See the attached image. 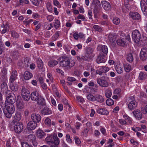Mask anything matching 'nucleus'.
<instances>
[{
	"label": "nucleus",
	"mask_w": 147,
	"mask_h": 147,
	"mask_svg": "<svg viewBox=\"0 0 147 147\" xmlns=\"http://www.w3.org/2000/svg\"><path fill=\"white\" fill-rule=\"evenodd\" d=\"M47 18L49 22H51L54 19V17L52 15H48L47 16Z\"/></svg>",
	"instance_id": "obj_63"
},
{
	"label": "nucleus",
	"mask_w": 147,
	"mask_h": 147,
	"mask_svg": "<svg viewBox=\"0 0 147 147\" xmlns=\"http://www.w3.org/2000/svg\"><path fill=\"white\" fill-rule=\"evenodd\" d=\"M76 99L77 100L81 103H83L85 102L84 99L81 96H77Z\"/></svg>",
	"instance_id": "obj_58"
},
{
	"label": "nucleus",
	"mask_w": 147,
	"mask_h": 147,
	"mask_svg": "<svg viewBox=\"0 0 147 147\" xmlns=\"http://www.w3.org/2000/svg\"><path fill=\"white\" fill-rule=\"evenodd\" d=\"M58 64V61L55 60H50L48 63V65L50 67H53Z\"/></svg>",
	"instance_id": "obj_35"
},
{
	"label": "nucleus",
	"mask_w": 147,
	"mask_h": 147,
	"mask_svg": "<svg viewBox=\"0 0 147 147\" xmlns=\"http://www.w3.org/2000/svg\"><path fill=\"white\" fill-rule=\"evenodd\" d=\"M126 36L123 34L122 36L117 40V44L120 46H125L126 44Z\"/></svg>",
	"instance_id": "obj_9"
},
{
	"label": "nucleus",
	"mask_w": 147,
	"mask_h": 147,
	"mask_svg": "<svg viewBox=\"0 0 147 147\" xmlns=\"http://www.w3.org/2000/svg\"><path fill=\"white\" fill-rule=\"evenodd\" d=\"M36 123L32 121L29 122L27 124V128L30 130L34 129L36 127Z\"/></svg>",
	"instance_id": "obj_19"
},
{
	"label": "nucleus",
	"mask_w": 147,
	"mask_h": 147,
	"mask_svg": "<svg viewBox=\"0 0 147 147\" xmlns=\"http://www.w3.org/2000/svg\"><path fill=\"white\" fill-rule=\"evenodd\" d=\"M19 98H20V97H17V100L16 102V103L18 109L21 110L23 109L24 108V105L23 102V101L22 99L19 100Z\"/></svg>",
	"instance_id": "obj_17"
},
{
	"label": "nucleus",
	"mask_w": 147,
	"mask_h": 147,
	"mask_svg": "<svg viewBox=\"0 0 147 147\" xmlns=\"http://www.w3.org/2000/svg\"><path fill=\"white\" fill-rule=\"evenodd\" d=\"M95 101H96L100 103L103 102L104 101L103 97L101 95L97 94L95 96Z\"/></svg>",
	"instance_id": "obj_32"
},
{
	"label": "nucleus",
	"mask_w": 147,
	"mask_h": 147,
	"mask_svg": "<svg viewBox=\"0 0 147 147\" xmlns=\"http://www.w3.org/2000/svg\"><path fill=\"white\" fill-rule=\"evenodd\" d=\"M61 33V32L60 31H57L55 32L53 36L55 40H56L58 38Z\"/></svg>",
	"instance_id": "obj_59"
},
{
	"label": "nucleus",
	"mask_w": 147,
	"mask_h": 147,
	"mask_svg": "<svg viewBox=\"0 0 147 147\" xmlns=\"http://www.w3.org/2000/svg\"><path fill=\"white\" fill-rule=\"evenodd\" d=\"M93 28L99 32H101L102 31V28L98 25H95L94 26Z\"/></svg>",
	"instance_id": "obj_50"
},
{
	"label": "nucleus",
	"mask_w": 147,
	"mask_h": 147,
	"mask_svg": "<svg viewBox=\"0 0 147 147\" xmlns=\"http://www.w3.org/2000/svg\"><path fill=\"white\" fill-rule=\"evenodd\" d=\"M21 117L22 115L20 112H16L13 121V122H15L20 121L21 119Z\"/></svg>",
	"instance_id": "obj_26"
},
{
	"label": "nucleus",
	"mask_w": 147,
	"mask_h": 147,
	"mask_svg": "<svg viewBox=\"0 0 147 147\" xmlns=\"http://www.w3.org/2000/svg\"><path fill=\"white\" fill-rule=\"evenodd\" d=\"M143 39H142L141 40L142 41L145 45H147V37L146 36H143Z\"/></svg>",
	"instance_id": "obj_64"
},
{
	"label": "nucleus",
	"mask_w": 147,
	"mask_h": 147,
	"mask_svg": "<svg viewBox=\"0 0 147 147\" xmlns=\"http://www.w3.org/2000/svg\"><path fill=\"white\" fill-rule=\"evenodd\" d=\"M30 92L24 86L22 87L21 90L22 95L26 94V93H29Z\"/></svg>",
	"instance_id": "obj_49"
},
{
	"label": "nucleus",
	"mask_w": 147,
	"mask_h": 147,
	"mask_svg": "<svg viewBox=\"0 0 147 147\" xmlns=\"http://www.w3.org/2000/svg\"><path fill=\"white\" fill-rule=\"evenodd\" d=\"M53 4L56 6H57L58 7L60 8L61 7V5L59 2L57 0H53Z\"/></svg>",
	"instance_id": "obj_60"
},
{
	"label": "nucleus",
	"mask_w": 147,
	"mask_h": 147,
	"mask_svg": "<svg viewBox=\"0 0 147 147\" xmlns=\"http://www.w3.org/2000/svg\"><path fill=\"white\" fill-rule=\"evenodd\" d=\"M103 8L106 11H109L111 9L110 3L106 1H102L101 2Z\"/></svg>",
	"instance_id": "obj_14"
},
{
	"label": "nucleus",
	"mask_w": 147,
	"mask_h": 147,
	"mask_svg": "<svg viewBox=\"0 0 147 147\" xmlns=\"http://www.w3.org/2000/svg\"><path fill=\"white\" fill-rule=\"evenodd\" d=\"M115 69L117 73L121 74L123 72V66L120 64H117L115 66Z\"/></svg>",
	"instance_id": "obj_28"
},
{
	"label": "nucleus",
	"mask_w": 147,
	"mask_h": 147,
	"mask_svg": "<svg viewBox=\"0 0 147 147\" xmlns=\"http://www.w3.org/2000/svg\"><path fill=\"white\" fill-rule=\"evenodd\" d=\"M140 59L145 61L147 58V48L145 47H143L141 51L140 54Z\"/></svg>",
	"instance_id": "obj_6"
},
{
	"label": "nucleus",
	"mask_w": 147,
	"mask_h": 147,
	"mask_svg": "<svg viewBox=\"0 0 147 147\" xmlns=\"http://www.w3.org/2000/svg\"><path fill=\"white\" fill-rule=\"evenodd\" d=\"M147 77V75L145 73L140 72L139 74V79L141 80H144Z\"/></svg>",
	"instance_id": "obj_39"
},
{
	"label": "nucleus",
	"mask_w": 147,
	"mask_h": 147,
	"mask_svg": "<svg viewBox=\"0 0 147 147\" xmlns=\"http://www.w3.org/2000/svg\"><path fill=\"white\" fill-rule=\"evenodd\" d=\"M19 2L20 5H22V4H28L29 3V1L27 0H20Z\"/></svg>",
	"instance_id": "obj_62"
},
{
	"label": "nucleus",
	"mask_w": 147,
	"mask_h": 147,
	"mask_svg": "<svg viewBox=\"0 0 147 147\" xmlns=\"http://www.w3.org/2000/svg\"><path fill=\"white\" fill-rule=\"evenodd\" d=\"M97 49L98 51H100L105 54L107 55L108 52L107 47L106 45H98Z\"/></svg>",
	"instance_id": "obj_12"
},
{
	"label": "nucleus",
	"mask_w": 147,
	"mask_h": 147,
	"mask_svg": "<svg viewBox=\"0 0 147 147\" xmlns=\"http://www.w3.org/2000/svg\"><path fill=\"white\" fill-rule=\"evenodd\" d=\"M46 134L41 129H38L36 132V136L40 139L44 138L45 137Z\"/></svg>",
	"instance_id": "obj_22"
},
{
	"label": "nucleus",
	"mask_w": 147,
	"mask_h": 147,
	"mask_svg": "<svg viewBox=\"0 0 147 147\" xmlns=\"http://www.w3.org/2000/svg\"><path fill=\"white\" fill-rule=\"evenodd\" d=\"M41 112L42 114L44 115H49L52 113L51 110L47 107H45L42 109Z\"/></svg>",
	"instance_id": "obj_33"
},
{
	"label": "nucleus",
	"mask_w": 147,
	"mask_h": 147,
	"mask_svg": "<svg viewBox=\"0 0 147 147\" xmlns=\"http://www.w3.org/2000/svg\"><path fill=\"white\" fill-rule=\"evenodd\" d=\"M89 89L90 90V91L89 92L91 94H94L97 92V89L93 87L89 88Z\"/></svg>",
	"instance_id": "obj_54"
},
{
	"label": "nucleus",
	"mask_w": 147,
	"mask_h": 147,
	"mask_svg": "<svg viewBox=\"0 0 147 147\" xmlns=\"http://www.w3.org/2000/svg\"><path fill=\"white\" fill-rule=\"evenodd\" d=\"M31 117L32 121L36 123L39 122L41 119V116L35 113H33L32 114Z\"/></svg>",
	"instance_id": "obj_16"
},
{
	"label": "nucleus",
	"mask_w": 147,
	"mask_h": 147,
	"mask_svg": "<svg viewBox=\"0 0 147 147\" xmlns=\"http://www.w3.org/2000/svg\"><path fill=\"white\" fill-rule=\"evenodd\" d=\"M46 5L48 11L50 12H52L53 11V9L51 3L49 2H47L46 3Z\"/></svg>",
	"instance_id": "obj_46"
},
{
	"label": "nucleus",
	"mask_w": 147,
	"mask_h": 147,
	"mask_svg": "<svg viewBox=\"0 0 147 147\" xmlns=\"http://www.w3.org/2000/svg\"><path fill=\"white\" fill-rule=\"evenodd\" d=\"M97 112L99 114L104 115H107L109 113L107 109L105 108L98 109L97 111Z\"/></svg>",
	"instance_id": "obj_30"
},
{
	"label": "nucleus",
	"mask_w": 147,
	"mask_h": 147,
	"mask_svg": "<svg viewBox=\"0 0 147 147\" xmlns=\"http://www.w3.org/2000/svg\"><path fill=\"white\" fill-rule=\"evenodd\" d=\"M106 103L108 106L112 105L114 104V101L111 98H109L106 100Z\"/></svg>",
	"instance_id": "obj_48"
},
{
	"label": "nucleus",
	"mask_w": 147,
	"mask_h": 147,
	"mask_svg": "<svg viewBox=\"0 0 147 147\" xmlns=\"http://www.w3.org/2000/svg\"><path fill=\"white\" fill-rule=\"evenodd\" d=\"M65 138L66 140L69 143H71L72 142V140L70 138L69 135V134H66Z\"/></svg>",
	"instance_id": "obj_55"
},
{
	"label": "nucleus",
	"mask_w": 147,
	"mask_h": 147,
	"mask_svg": "<svg viewBox=\"0 0 147 147\" xmlns=\"http://www.w3.org/2000/svg\"><path fill=\"white\" fill-rule=\"evenodd\" d=\"M14 128L16 133H20L23 131V125L21 123H17L15 125Z\"/></svg>",
	"instance_id": "obj_8"
},
{
	"label": "nucleus",
	"mask_w": 147,
	"mask_h": 147,
	"mask_svg": "<svg viewBox=\"0 0 147 147\" xmlns=\"http://www.w3.org/2000/svg\"><path fill=\"white\" fill-rule=\"evenodd\" d=\"M92 6L95 10H97L101 6L100 1L99 0H93Z\"/></svg>",
	"instance_id": "obj_25"
},
{
	"label": "nucleus",
	"mask_w": 147,
	"mask_h": 147,
	"mask_svg": "<svg viewBox=\"0 0 147 147\" xmlns=\"http://www.w3.org/2000/svg\"><path fill=\"white\" fill-rule=\"evenodd\" d=\"M3 110L5 116L8 118H10L11 117L12 114L14 112L15 109L13 105L6 104L5 108H4Z\"/></svg>",
	"instance_id": "obj_2"
},
{
	"label": "nucleus",
	"mask_w": 147,
	"mask_h": 147,
	"mask_svg": "<svg viewBox=\"0 0 147 147\" xmlns=\"http://www.w3.org/2000/svg\"><path fill=\"white\" fill-rule=\"evenodd\" d=\"M126 58L127 61L130 62H132L134 60L133 57L131 53L128 54L127 55Z\"/></svg>",
	"instance_id": "obj_45"
},
{
	"label": "nucleus",
	"mask_w": 147,
	"mask_h": 147,
	"mask_svg": "<svg viewBox=\"0 0 147 147\" xmlns=\"http://www.w3.org/2000/svg\"><path fill=\"white\" fill-rule=\"evenodd\" d=\"M22 147H33L31 145H29L26 142H22L21 143Z\"/></svg>",
	"instance_id": "obj_52"
},
{
	"label": "nucleus",
	"mask_w": 147,
	"mask_h": 147,
	"mask_svg": "<svg viewBox=\"0 0 147 147\" xmlns=\"http://www.w3.org/2000/svg\"><path fill=\"white\" fill-rule=\"evenodd\" d=\"M116 38V35L114 34H110L108 36L109 40L111 43H114L115 42Z\"/></svg>",
	"instance_id": "obj_29"
},
{
	"label": "nucleus",
	"mask_w": 147,
	"mask_h": 147,
	"mask_svg": "<svg viewBox=\"0 0 147 147\" xmlns=\"http://www.w3.org/2000/svg\"><path fill=\"white\" fill-rule=\"evenodd\" d=\"M32 77V74L28 71H26L24 73V79L26 80H28L30 79Z\"/></svg>",
	"instance_id": "obj_27"
},
{
	"label": "nucleus",
	"mask_w": 147,
	"mask_h": 147,
	"mask_svg": "<svg viewBox=\"0 0 147 147\" xmlns=\"http://www.w3.org/2000/svg\"><path fill=\"white\" fill-rule=\"evenodd\" d=\"M59 139L57 137H55V140L54 141H52L51 143H49V144L52 147H57V145L59 144Z\"/></svg>",
	"instance_id": "obj_31"
},
{
	"label": "nucleus",
	"mask_w": 147,
	"mask_h": 147,
	"mask_svg": "<svg viewBox=\"0 0 147 147\" xmlns=\"http://www.w3.org/2000/svg\"><path fill=\"white\" fill-rule=\"evenodd\" d=\"M98 63H104L106 61L105 56L102 54H99L97 56L96 60Z\"/></svg>",
	"instance_id": "obj_7"
},
{
	"label": "nucleus",
	"mask_w": 147,
	"mask_h": 147,
	"mask_svg": "<svg viewBox=\"0 0 147 147\" xmlns=\"http://www.w3.org/2000/svg\"><path fill=\"white\" fill-rule=\"evenodd\" d=\"M52 135H51L45 138V140L47 142V144H49V143H51L53 141L55 140V137ZM56 137H57L56 136Z\"/></svg>",
	"instance_id": "obj_37"
},
{
	"label": "nucleus",
	"mask_w": 147,
	"mask_h": 147,
	"mask_svg": "<svg viewBox=\"0 0 147 147\" xmlns=\"http://www.w3.org/2000/svg\"><path fill=\"white\" fill-rule=\"evenodd\" d=\"M36 139V136L34 135L33 134L29 135L27 137L28 140L30 142H32L33 145L34 146H36L37 145Z\"/></svg>",
	"instance_id": "obj_13"
},
{
	"label": "nucleus",
	"mask_w": 147,
	"mask_h": 147,
	"mask_svg": "<svg viewBox=\"0 0 147 147\" xmlns=\"http://www.w3.org/2000/svg\"><path fill=\"white\" fill-rule=\"evenodd\" d=\"M36 101L38 104L43 105L45 102V100L42 97L40 96Z\"/></svg>",
	"instance_id": "obj_42"
},
{
	"label": "nucleus",
	"mask_w": 147,
	"mask_h": 147,
	"mask_svg": "<svg viewBox=\"0 0 147 147\" xmlns=\"http://www.w3.org/2000/svg\"><path fill=\"white\" fill-rule=\"evenodd\" d=\"M40 96L38 92L36 91L32 92L31 94V100L34 101H37Z\"/></svg>",
	"instance_id": "obj_24"
},
{
	"label": "nucleus",
	"mask_w": 147,
	"mask_h": 147,
	"mask_svg": "<svg viewBox=\"0 0 147 147\" xmlns=\"http://www.w3.org/2000/svg\"><path fill=\"white\" fill-rule=\"evenodd\" d=\"M23 66L25 67L28 66L29 61L26 59H24V62H23Z\"/></svg>",
	"instance_id": "obj_61"
},
{
	"label": "nucleus",
	"mask_w": 147,
	"mask_h": 147,
	"mask_svg": "<svg viewBox=\"0 0 147 147\" xmlns=\"http://www.w3.org/2000/svg\"><path fill=\"white\" fill-rule=\"evenodd\" d=\"M97 82L100 86L102 87H106L109 86V84L105 77H102L97 80Z\"/></svg>",
	"instance_id": "obj_5"
},
{
	"label": "nucleus",
	"mask_w": 147,
	"mask_h": 147,
	"mask_svg": "<svg viewBox=\"0 0 147 147\" xmlns=\"http://www.w3.org/2000/svg\"><path fill=\"white\" fill-rule=\"evenodd\" d=\"M113 22L116 25H118L120 22V20L118 18H114L113 20Z\"/></svg>",
	"instance_id": "obj_53"
},
{
	"label": "nucleus",
	"mask_w": 147,
	"mask_h": 147,
	"mask_svg": "<svg viewBox=\"0 0 147 147\" xmlns=\"http://www.w3.org/2000/svg\"><path fill=\"white\" fill-rule=\"evenodd\" d=\"M37 63L38 65V67L40 69L42 68L43 67V64L42 61L40 59H38L37 61Z\"/></svg>",
	"instance_id": "obj_44"
},
{
	"label": "nucleus",
	"mask_w": 147,
	"mask_h": 147,
	"mask_svg": "<svg viewBox=\"0 0 147 147\" xmlns=\"http://www.w3.org/2000/svg\"><path fill=\"white\" fill-rule=\"evenodd\" d=\"M94 49L92 48L89 47L86 49V53L84 57V59L86 61H89L94 57L92 53Z\"/></svg>",
	"instance_id": "obj_4"
},
{
	"label": "nucleus",
	"mask_w": 147,
	"mask_h": 147,
	"mask_svg": "<svg viewBox=\"0 0 147 147\" xmlns=\"http://www.w3.org/2000/svg\"><path fill=\"white\" fill-rule=\"evenodd\" d=\"M133 113L134 116L136 119L140 120L142 118V114L140 110H135L134 111Z\"/></svg>",
	"instance_id": "obj_20"
},
{
	"label": "nucleus",
	"mask_w": 147,
	"mask_h": 147,
	"mask_svg": "<svg viewBox=\"0 0 147 147\" xmlns=\"http://www.w3.org/2000/svg\"><path fill=\"white\" fill-rule=\"evenodd\" d=\"M123 118L125 119V121H126L127 124H131L132 123V119L127 115H123Z\"/></svg>",
	"instance_id": "obj_36"
},
{
	"label": "nucleus",
	"mask_w": 147,
	"mask_h": 147,
	"mask_svg": "<svg viewBox=\"0 0 147 147\" xmlns=\"http://www.w3.org/2000/svg\"><path fill=\"white\" fill-rule=\"evenodd\" d=\"M17 72L16 71H13L11 74L9 78L10 83H14V82L17 79Z\"/></svg>",
	"instance_id": "obj_18"
},
{
	"label": "nucleus",
	"mask_w": 147,
	"mask_h": 147,
	"mask_svg": "<svg viewBox=\"0 0 147 147\" xmlns=\"http://www.w3.org/2000/svg\"><path fill=\"white\" fill-rule=\"evenodd\" d=\"M60 21L58 19H55V20L54 26L55 28L58 29L60 26Z\"/></svg>",
	"instance_id": "obj_47"
},
{
	"label": "nucleus",
	"mask_w": 147,
	"mask_h": 147,
	"mask_svg": "<svg viewBox=\"0 0 147 147\" xmlns=\"http://www.w3.org/2000/svg\"><path fill=\"white\" fill-rule=\"evenodd\" d=\"M86 97L87 99L91 101L94 102L95 101V96H93L92 94H87Z\"/></svg>",
	"instance_id": "obj_38"
},
{
	"label": "nucleus",
	"mask_w": 147,
	"mask_h": 147,
	"mask_svg": "<svg viewBox=\"0 0 147 147\" xmlns=\"http://www.w3.org/2000/svg\"><path fill=\"white\" fill-rule=\"evenodd\" d=\"M33 5L36 6H38L39 5V2L38 0H30Z\"/></svg>",
	"instance_id": "obj_56"
},
{
	"label": "nucleus",
	"mask_w": 147,
	"mask_h": 147,
	"mask_svg": "<svg viewBox=\"0 0 147 147\" xmlns=\"http://www.w3.org/2000/svg\"><path fill=\"white\" fill-rule=\"evenodd\" d=\"M45 123L48 126H50L51 123V120L49 118H46L45 121Z\"/></svg>",
	"instance_id": "obj_57"
},
{
	"label": "nucleus",
	"mask_w": 147,
	"mask_h": 147,
	"mask_svg": "<svg viewBox=\"0 0 147 147\" xmlns=\"http://www.w3.org/2000/svg\"><path fill=\"white\" fill-rule=\"evenodd\" d=\"M105 95L106 96L109 98L111 97L112 95V92L111 89L109 88L107 89L105 91Z\"/></svg>",
	"instance_id": "obj_40"
},
{
	"label": "nucleus",
	"mask_w": 147,
	"mask_h": 147,
	"mask_svg": "<svg viewBox=\"0 0 147 147\" xmlns=\"http://www.w3.org/2000/svg\"><path fill=\"white\" fill-rule=\"evenodd\" d=\"M16 97L13 95L10 94L7 96L6 100L7 101V104L13 105V104L16 101Z\"/></svg>",
	"instance_id": "obj_10"
},
{
	"label": "nucleus",
	"mask_w": 147,
	"mask_h": 147,
	"mask_svg": "<svg viewBox=\"0 0 147 147\" xmlns=\"http://www.w3.org/2000/svg\"><path fill=\"white\" fill-rule=\"evenodd\" d=\"M1 90L3 93H6L8 90V86L7 84V81L5 80L1 85Z\"/></svg>",
	"instance_id": "obj_21"
},
{
	"label": "nucleus",
	"mask_w": 147,
	"mask_h": 147,
	"mask_svg": "<svg viewBox=\"0 0 147 147\" xmlns=\"http://www.w3.org/2000/svg\"><path fill=\"white\" fill-rule=\"evenodd\" d=\"M129 15L131 18L133 20H137L141 19V16L138 12H130Z\"/></svg>",
	"instance_id": "obj_15"
},
{
	"label": "nucleus",
	"mask_w": 147,
	"mask_h": 147,
	"mask_svg": "<svg viewBox=\"0 0 147 147\" xmlns=\"http://www.w3.org/2000/svg\"><path fill=\"white\" fill-rule=\"evenodd\" d=\"M9 87L13 91H16L18 90V86L15 82L10 83Z\"/></svg>",
	"instance_id": "obj_34"
},
{
	"label": "nucleus",
	"mask_w": 147,
	"mask_h": 147,
	"mask_svg": "<svg viewBox=\"0 0 147 147\" xmlns=\"http://www.w3.org/2000/svg\"><path fill=\"white\" fill-rule=\"evenodd\" d=\"M141 8L143 13L145 15H147V7L146 6H141Z\"/></svg>",
	"instance_id": "obj_51"
},
{
	"label": "nucleus",
	"mask_w": 147,
	"mask_h": 147,
	"mask_svg": "<svg viewBox=\"0 0 147 147\" xmlns=\"http://www.w3.org/2000/svg\"><path fill=\"white\" fill-rule=\"evenodd\" d=\"M132 38L136 43H138L141 40V36L140 32L137 30H134L132 32Z\"/></svg>",
	"instance_id": "obj_3"
},
{
	"label": "nucleus",
	"mask_w": 147,
	"mask_h": 147,
	"mask_svg": "<svg viewBox=\"0 0 147 147\" xmlns=\"http://www.w3.org/2000/svg\"><path fill=\"white\" fill-rule=\"evenodd\" d=\"M22 97L25 101H28L30 100V93H27L26 94L22 95Z\"/></svg>",
	"instance_id": "obj_41"
},
{
	"label": "nucleus",
	"mask_w": 147,
	"mask_h": 147,
	"mask_svg": "<svg viewBox=\"0 0 147 147\" xmlns=\"http://www.w3.org/2000/svg\"><path fill=\"white\" fill-rule=\"evenodd\" d=\"M137 105L136 101H131L128 104V108L130 110H133L136 108Z\"/></svg>",
	"instance_id": "obj_23"
},
{
	"label": "nucleus",
	"mask_w": 147,
	"mask_h": 147,
	"mask_svg": "<svg viewBox=\"0 0 147 147\" xmlns=\"http://www.w3.org/2000/svg\"><path fill=\"white\" fill-rule=\"evenodd\" d=\"M109 70V68L105 66H102L96 70L97 74L101 76L103 73H105Z\"/></svg>",
	"instance_id": "obj_11"
},
{
	"label": "nucleus",
	"mask_w": 147,
	"mask_h": 147,
	"mask_svg": "<svg viewBox=\"0 0 147 147\" xmlns=\"http://www.w3.org/2000/svg\"><path fill=\"white\" fill-rule=\"evenodd\" d=\"M59 63L61 66L64 68L65 71H68L74 65L75 62H71L69 57L63 56L60 59Z\"/></svg>",
	"instance_id": "obj_1"
},
{
	"label": "nucleus",
	"mask_w": 147,
	"mask_h": 147,
	"mask_svg": "<svg viewBox=\"0 0 147 147\" xmlns=\"http://www.w3.org/2000/svg\"><path fill=\"white\" fill-rule=\"evenodd\" d=\"M124 68L125 70L127 72L129 71L131 69V66L128 63H126L124 65Z\"/></svg>",
	"instance_id": "obj_43"
}]
</instances>
